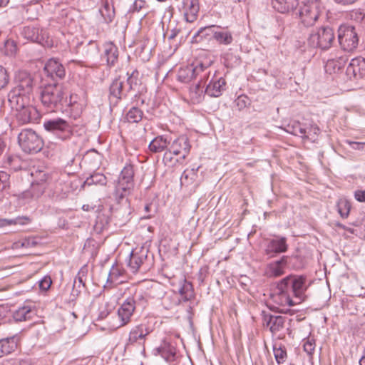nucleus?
<instances>
[{"instance_id": "nucleus-31", "label": "nucleus", "mask_w": 365, "mask_h": 365, "mask_svg": "<svg viewBox=\"0 0 365 365\" xmlns=\"http://www.w3.org/2000/svg\"><path fill=\"white\" fill-rule=\"evenodd\" d=\"M272 7L279 13H288L298 5L297 0H272Z\"/></svg>"}, {"instance_id": "nucleus-33", "label": "nucleus", "mask_w": 365, "mask_h": 365, "mask_svg": "<svg viewBox=\"0 0 365 365\" xmlns=\"http://www.w3.org/2000/svg\"><path fill=\"white\" fill-rule=\"evenodd\" d=\"M170 142L163 135L157 136L149 144L148 148L152 153H160L165 150Z\"/></svg>"}, {"instance_id": "nucleus-7", "label": "nucleus", "mask_w": 365, "mask_h": 365, "mask_svg": "<svg viewBox=\"0 0 365 365\" xmlns=\"http://www.w3.org/2000/svg\"><path fill=\"white\" fill-rule=\"evenodd\" d=\"M306 277L302 275L290 274L279 280V288L291 290L299 303L305 299V292L307 289Z\"/></svg>"}, {"instance_id": "nucleus-11", "label": "nucleus", "mask_w": 365, "mask_h": 365, "mask_svg": "<svg viewBox=\"0 0 365 365\" xmlns=\"http://www.w3.org/2000/svg\"><path fill=\"white\" fill-rule=\"evenodd\" d=\"M293 259H300L297 256H282L279 259L267 264L264 268V275L268 278H277L285 273V269L288 263H292Z\"/></svg>"}, {"instance_id": "nucleus-38", "label": "nucleus", "mask_w": 365, "mask_h": 365, "mask_svg": "<svg viewBox=\"0 0 365 365\" xmlns=\"http://www.w3.org/2000/svg\"><path fill=\"white\" fill-rule=\"evenodd\" d=\"M287 128V132L292 135L309 138V132H307V129L299 122H294L292 125H289Z\"/></svg>"}, {"instance_id": "nucleus-2", "label": "nucleus", "mask_w": 365, "mask_h": 365, "mask_svg": "<svg viewBox=\"0 0 365 365\" xmlns=\"http://www.w3.org/2000/svg\"><path fill=\"white\" fill-rule=\"evenodd\" d=\"M210 74L208 66L201 62H196L190 66L180 68L178 72L177 78L182 83H189L192 79L199 78L197 88H203Z\"/></svg>"}, {"instance_id": "nucleus-50", "label": "nucleus", "mask_w": 365, "mask_h": 365, "mask_svg": "<svg viewBox=\"0 0 365 365\" xmlns=\"http://www.w3.org/2000/svg\"><path fill=\"white\" fill-rule=\"evenodd\" d=\"M9 175L4 171H0V190H3L9 186Z\"/></svg>"}, {"instance_id": "nucleus-48", "label": "nucleus", "mask_w": 365, "mask_h": 365, "mask_svg": "<svg viewBox=\"0 0 365 365\" xmlns=\"http://www.w3.org/2000/svg\"><path fill=\"white\" fill-rule=\"evenodd\" d=\"M45 190V187L43 184L37 182L36 184L33 183L31 186V192L33 197L38 198L43 195Z\"/></svg>"}, {"instance_id": "nucleus-5", "label": "nucleus", "mask_w": 365, "mask_h": 365, "mask_svg": "<svg viewBox=\"0 0 365 365\" xmlns=\"http://www.w3.org/2000/svg\"><path fill=\"white\" fill-rule=\"evenodd\" d=\"M307 41L312 48L327 50L331 48L335 41V34L330 26H321L312 31Z\"/></svg>"}, {"instance_id": "nucleus-63", "label": "nucleus", "mask_w": 365, "mask_h": 365, "mask_svg": "<svg viewBox=\"0 0 365 365\" xmlns=\"http://www.w3.org/2000/svg\"><path fill=\"white\" fill-rule=\"evenodd\" d=\"M338 4L349 6L354 4L357 0H334Z\"/></svg>"}, {"instance_id": "nucleus-54", "label": "nucleus", "mask_w": 365, "mask_h": 365, "mask_svg": "<svg viewBox=\"0 0 365 365\" xmlns=\"http://www.w3.org/2000/svg\"><path fill=\"white\" fill-rule=\"evenodd\" d=\"M137 75L138 73L135 71H133L132 74L127 79V84L129 85V90L133 89V86L137 85Z\"/></svg>"}, {"instance_id": "nucleus-37", "label": "nucleus", "mask_w": 365, "mask_h": 365, "mask_svg": "<svg viewBox=\"0 0 365 365\" xmlns=\"http://www.w3.org/2000/svg\"><path fill=\"white\" fill-rule=\"evenodd\" d=\"M179 293L185 301L191 299L194 296L192 284L183 279L181 282Z\"/></svg>"}, {"instance_id": "nucleus-39", "label": "nucleus", "mask_w": 365, "mask_h": 365, "mask_svg": "<svg viewBox=\"0 0 365 365\" xmlns=\"http://www.w3.org/2000/svg\"><path fill=\"white\" fill-rule=\"evenodd\" d=\"M106 182V177L103 174L100 173H94L86 179L83 186H91L93 185H105Z\"/></svg>"}, {"instance_id": "nucleus-17", "label": "nucleus", "mask_w": 365, "mask_h": 365, "mask_svg": "<svg viewBox=\"0 0 365 365\" xmlns=\"http://www.w3.org/2000/svg\"><path fill=\"white\" fill-rule=\"evenodd\" d=\"M346 75L350 78L360 79L365 76V58H353L346 68Z\"/></svg>"}, {"instance_id": "nucleus-34", "label": "nucleus", "mask_w": 365, "mask_h": 365, "mask_svg": "<svg viewBox=\"0 0 365 365\" xmlns=\"http://www.w3.org/2000/svg\"><path fill=\"white\" fill-rule=\"evenodd\" d=\"M34 312L28 306H24L16 309L14 314L13 317L16 322H23L31 319Z\"/></svg>"}, {"instance_id": "nucleus-52", "label": "nucleus", "mask_w": 365, "mask_h": 365, "mask_svg": "<svg viewBox=\"0 0 365 365\" xmlns=\"http://www.w3.org/2000/svg\"><path fill=\"white\" fill-rule=\"evenodd\" d=\"M51 283H52V281H51V277L48 276H46L41 280H40L39 288L41 290L46 291L50 288Z\"/></svg>"}, {"instance_id": "nucleus-12", "label": "nucleus", "mask_w": 365, "mask_h": 365, "mask_svg": "<svg viewBox=\"0 0 365 365\" xmlns=\"http://www.w3.org/2000/svg\"><path fill=\"white\" fill-rule=\"evenodd\" d=\"M23 35L26 38L43 46L49 47L52 46V40L46 30L33 26H26L24 29Z\"/></svg>"}, {"instance_id": "nucleus-4", "label": "nucleus", "mask_w": 365, "mask_h": 365, "mask_svg": "<svg viewBox=\"0 0 365 365\" xmlns=\"http://www.w3.org/2000/svg\"><path fill=\"white\" fill-rule=\"evenodd\" d=\"M18 143L21 150L29 154L41 151L43 147L42 138L33 129L24 128L18 135Z\"/></svg>"}, {"instance_id": "nucleus-64", "label": "nucleus", "mask_w": 365, "mask_h": 365, "mask_svg": "<svg viewBox=\"0 0 365 365\" xmlns=\"http://www.w3.org/2000/svg\"><path fill=\"white\" fill-rule=\"evenodd\" d=\"M163 305L167 309H170V295H167L163 298Z\"/></svg>"}, {"instance_id": "nucleus-3", "label": "nucleus", "mask_w": 365, "mask_h": 365, "mask_svg": "<svg viewBox=\"0 0 365 365\" xmlns=\"http://www.w3.org/2000/svg\"><path fill=\"white\" fill-rule=\"evenodd\" d=\"M147 300L142 292H135L129 296L118 309V316L120 319L119 327H123L130 322L131 317L137 309H144Z\"/></svg>"}, {"instance_id": "nucleus-49", "label": "nucleus", "mask_w": 365, "mask_h": 365, "mask_svg": "<svg viewBox=\"0 0 365 365\" xmlns=\"http://www.w3.org/2000/svg\"><path fill=\"white\" fill-rule=\"evenodd\" d=\"M9 82V76L7 71L0 66V90L4 88Z\"/></svg>"}, {"instance_id": "nucleus-8", "label": "nucleus", "mask_w": 365, "mask_h": 365, "mask_svg": "<svg viewBox=\"0 0 365 365\" xmlns=\"http://www.w3.org/2000/svg\"><path fill=\"white\" fill-rule=\"evenodd\" d=\"M341 48L347 52L354 51L359 45V36L355 27L350 24L341 25L337 31Z\"/></svg>"}, {"instance_id": "nucleus-62", "label": "nucleus", "mask_w": 365, "mask_h": 365, "mask_svg": "<svg viewBox=\"0 0 365 365\" xmlns=\"http://www.w3.org/2000/svg\"><path fill=\"white\" fill-rule=\"evenodd\" d=\"M172 153L173 152H170V148H169L168 151L165 152L163 156V161L165 163H168L172 162Z\"/></svg>"}, {"instance_id": "nucleus-14", "label": "nucleus", "mask_w": 365, "mask_h": 365, "mask_svg": "<svg viewBox=\"0 0 365 365\" xmlns=\"http://www.w3.org/2000/svg\"><path fill=\"white\" fill-rule=\"evenodd\" d=\"M155 350L167 362L171 365H175L179 358V354L175 345L171 340L163 339L160 345Z\"/></svg>"}, {"instance_id": "nucleus-55", "label": "nucleus", "mask_w": 365, "mask_h": 365, "mask_svg": "<svg viewBox=\"0 0 365 365\" xmlns=\"http://www.w3.org/2000/svg\"><path fill=\"white\" fill-rule=\"evenodd\" d=\"M342 66V63L334 60H329L326 65V69L328 71L331 67L335 71L336 68L339 70Z\"/></svg>"}, {"instance_id": "nucleus-21", "label": "nucleus", "mask_w": 365, "mask_h": 365, "mask_svg": "<svg viewBox=\"0 0 365 365\" xmlns=\"http://www.w3.org/2000/svg\"><path fill=\"white\" fill-rule=\"evenodd\" d=\"M272 301L279 306H293L298 302H294L289 295V291L286 289L279 288V281L277 282L274 292L271 294Z\"/></svg>"}, {"instance_id": "nucleus-30", "label": "nucleus", "mask_w": 365, "mask_h": 365, "mask_svg": "<svg viewBox=\"0 0 365 365\" xmlns=\"http://www.w3.org/2000/svg\"><path fill=\"white\" fill-rule=\"evenodd\" d=\"M184 6L185 7V18L187 22H194L200 10L198 0H185Z\"/></svg>"}, {"instance_id": "nucleus-47", "label": "nucleus", "mask_w": 365, "mask_h": 365, "mask_svg": "<svg viewBox=\"0 0 365 365\" xmlns=\"http://www.w3.org/2000/svg\"><path fill=\"white\" fill-rule=\"evenodd\" d=\"M250 104V101L247 96L241 95L235 100V105L239 110H242Z\"/></svg>"}, {"instance_id": "nucleus-22", "label": "nucleus", "mask_w": 365, "mask_h": 365, "mask_svg": "<svg viewBox=\"0 0 365 365\" xmlns=\"http://www.w3.org/2000/svg\"><path fill=\"white\" fill-rule=\"evenodd\" d=\"M15 115L17 120L22 124L34 122L39 118L37 109L31 104L25 106L23 109L16 110Z\"/></svg>"}, {"instance_id": "nucleus-56", "label": "nucleus", "mask_w": 365, "mask_h": 365, "mask_svg": "<svg viewBox=\"0 0 365 365\" xmlns=\"http://www.w3.org/2000/svg\"><path fill=\"white\" fill-rule=\"evenodd\" d=\"M346 143L349 144L352 149L354 150H362L365 145V143L354 142L349 140H346Z\"/></svg>"}, {"instance_id": "nucleus-19", "label": "nucleus", "mask_w": 365, "mask_h": 365, "mask_svg": "<svg viewBox=\"0 0 365 365\" xmlns=\"http://www.w3.org/2000/svg\"><path fill=\"white\" fill-rule=\"evenodd\" d=\"M45 74L52 79H62L66 74L63 66L57 60L51 58L44 66Z\"/></svg>"}, {"instance_id": "nucleus-26", "label": "nucleus", "mask_w": 365, "mask_h": 365, "mask_svg": "<svg viewBox=\"0 0 365 365\" xmlns=\"http://www.w3.org/2000/svg\"><path fill=\"white\" fill-rule=\"evenodd\" d=\"M103 48L102 60H105L108 66H113L118 58V48L112 42H106L103 44Z\"/></svg>"}, {"instance_id": "nucleus-46", "label": "nucleus", "mask_w": 365, "mask_h": 365, "mask_svg": "<svg viewBox=\"0 0 365 365\" xmlns=\"http://www.w3.org/2000/svg\"><path fill=\"white\" fill-rule=\"evenodd\" d=\"M17 46L14 40H8L5 43V53L7 56H12L16 53Z\"/></svg>"}, {"instance_id": "nucleus-15", "label": "nucleus", "mask_w": 365, "mask_h": 365, "mask_svg": "<svg viewBox=\"0 0 365 365\" xmlns=\"http://www.w3.org/2000/svg\"><path fill=\"white\" fill-rule=\"evenodd\" d=\"M152 331V328L146 324L142 323L133 327L129 333L127 344L144 343L146 336Z\"/></svg>"}, {"instance_id": "nucleus-1", "label": "nucleus", "mask_w": 365, "mask_h": 365, "mask_svg": "<svg viewBox=\"0 0 365 365\" xmlns=\"http://www.w3.org/2000/svg\"><path fill=\"white\" fill-rule=\"evenodd\" d=\"M67 96L61 85L48 84L41 91V101L47 112H64L68 106H72V96L68 101Z\"/></svg>"}, {"instance_id": "nucleus-32", "label": "nucleus", "mask_w": 365, "mask_h": 365, "mask_svg": "<svg viewBox=\"0 0 365 365\" xmlns=\"http://www.w3.org/2000/svg\"><path fill=\"white\" fill-rule=\"evenodd\" d=\"M17 341L16 336L0 339V357L13 352L17 347Z\"/></svg>"}, {"instance_id": "nucleus-36", "label": "nucleus", "mask_w": 365, "mask_h": 365, "mask_svg": "<svg viewBox=\"0 0 365 365\" xmlns=\"http://www.w3.org/2000/svg\"><path fill=\"white\" fill-rule=\"evenodd\" d=\"M217 25H211L205 27L200 28L198 31L193 36V38L196 41L200 39H209L210 37L214 38V33L216 31Z\"/></svg>"}, {"instance_id": "nucleus-27", "label": "nucleus", "mask_w": 365, "mask_h": 365, "mask_svg": "<svg viewBox=\"0 0 365 365\" xmlns=\"http://www.w3.org/2000/svg\"><path fill=\"white\" fill-rule=\"evenodd\" d=\"M127 91L124 81L120 77L115 78L110 86V98H115V103H118L123 97L125 96Z\"/></svg>"}, {"instance_id": "nucleus-28", "label": "nucleus", "mask_w": 365, "mask_h": 365, "mask_svg": "<svg viewBox=\"0 0 365 365\" xmlns=\"http://www.w3.org/2000/svg\"><path fill=\"white\" fill-rule=\"evenodd\" d=\"M214 40L220 44L224 46L230 45L233 42L232 33L227 28L217 26L215 32L214 33Z\"/></svg>"}, {"instance_id": "nucleus-45", "label": "nucleus", "mask_w": 365, "mask_h": 365, "mask_svg": "<svg viewBox=\"0 0 365 365\" xmlns=\"http://www.w3.org/2000/svg\"><path fill=\"white\" fill-rule=\"evenodd\" d=\"M112 11H110V6L108 4H106L104 5L103 9L101 11L102 16L105 19V21L108 23H110L113 21L114 18V10L112 6Z\"/></svg>"}, {"instance_id": "nucleus-18", "label": "nucleus", "mask_w": 365, "mask_h": 365, "mask_svg": "<svg viewBox=\"0 0 365 365\" xmlns=\"http://www.w3.org/2000/svg\"><path fill=\"white\" fill-rule=\"evenodd\" d=\"M31 95L10 91L8 94V101L11 108L16 111L31 104Z\"/></svg>"}, {"instance_id": "nucleus-40", "label": "nucleus", "mask_w": 365, "mask_h": 365, "mask_svg": "<svg viewBox=\"0 0 365 365\" xmlns=\"http://www.w3.org/2000/svg\"><path fill=\"white\" fill-rule=\"evenodd\" d=\"M143 116V112L138 107H132L126 113L125 119L130 123H139Z\"/></svg>"}, {"instance_id": "nucleus-13", "label": "nucleus", "mask_w": 365, "mask_h": 365, "mask_svg": "<svg viewBox=\"0 0 365 365\" xmlns=\"http://www.w3.org/2000/svg\"><path fill=\"white\" fill-rule=\"evenodd\" d=\"M15 86L10 91L14 93L31 94L33 91V78L26 71H19L14 78Z\"/></svg>"}, {"instance_id": "nucleus-41", "label": "nucleus", "mask_w": 365, "mask_h": 365, "mask_svg": "<svg viewBox=\"0 0 365 365\" xmlns=\"http://www.w3.org/2000/svg\"><path fill=\"white\" fill-rule=\"evenodd\" d=\"M338 212L341 217L346 218L349 216L351 204L346 199H339L337 202Z\"/></svg>"}, {"instance_id": "nucleus-58", "label": "nucleus", "mask_w": 365, "mask_h": 365, "mask_svg": "<svg viewBox=\"0 0 365 365\" xmlns=\"http://www.w3.org/2000/svg\"><path fill=\"white\" fill-rule=\"evenodd\" d=\"M355 199L361 202H365V190H358L354 192Z\"/></svg>"}, {"instance_id": "nucleus-25", "label": "nucleus", "mask_w": 365, "mask_h": 365, "mask_svg": "<svg viewBox=\"0 0 365 365\" xmlns=\"http://www.w3.org/2000/svg\"><path fill=\"white\" fill-rule=\"evenodd\" d=\"M286 317L280 315H267L264 317V324L272 334L280 331L284 326Z\"/></svg>"}, {"instance_id": "nucleus-10", "label": "nucleus", "mask_w": 365, "mask_h": 365, "mask_svg": "<svg viewBox=\"0 0 365 365\" xmlns=\"http://www.w3.org/2000/svg\"><path fill=\"white\" fill-rule=\"evenodd\" d=\"M43 126L47 131L52 133L62 140L69 139L73 135L71 125L61 118L46 121Z\"/></svg>"}, {"instance_id": "nucleus-60", "label": "nucleus", "mask_w": 365, "mask_h": 365, "mask_svg": "<svg viewBox=\"0 0 365 365\" xmlns=\"http://www.w3.org/2000/svg\"><path fill=\"white\" fill-rule=\"evenodd\" d=\"M36 245V242L33 239H25L21 242V247H34Z\"/></svg>"}, {"instance_id": "nucleus-16", "label": "nucleus", "mask_w": 365, "mask_h": 365, "mask_svg": "<svg viewBox=\"0 0 365 365\" xmlns=\"http://www.w3.org/2000/svg\"><path fill=\"white\" fill-rule=\"evenodd\" d=\"M287 249L288 245L286 237H277L267 242L264 249V254L268 258H272L278 254L285 252Z\"/></svg>"}, {"instance_id": "nucleus-23", "label": "nucleus", "mask_w": 365, "mask_h": 365, "mask_svg": "<svg viewBox=\"0 0 365 365\" xmlns=\"http://www.w3.org/2000/svg\"><path fill=\"white\" fill-rule=\"evenodd\" d=\"M147 253L148 251L143 248L130 253L128 266L133 273H136L139 270L140 266L147 259Z\"/></svg>"}, {"instance_id": "nucleus-35", "label": "nucleus", "mask_w": 365, "mask_h": 365, "mask_svg": "<svg viewBox=\"0 0 365 365\" xmlns=\"http://www.w3.org/2000/svg\"><path fill=\"white\" fill-rule=\"evenodd\" d=\"M101 160V155L96 150L92 149L86 152L83 158V163L86 165H90L93 168L98 166Z\"/></svg>"}, {"instance_id": "nucleus-57", "label": "nucleus", "mask_w": 365, "mask_h": 365, "mask_svg": "<svg viewBox=\"0 0 365 365\" xmlns=\"http://www.w3.org/2000/svg\"><path fill=\"white\" fill-rule=\"evenodd\" d=\"M48 177L49 175L46 173L42 171H39L36 174V178L38 179V182L40 184L46 182Z\"/></svg>"}, {"instance_id": "nucleus-59", "label": "nucleus", "mask_w": 365, "mask_h": 365, "mask_svg": "<svg viewBox=\"0 0 365 365\" xmlns=\"http://www.w3.org/2000/svg\"><path fill=\"white\" fill-rule=\"evenodd\" d=\"M300 259H293L292 263H288V264L291 265L292 267L294 269H299L303 267L302 259L301 257L298 256Z\"/></svg>"}, {"instance_id": "nucleus-43", "label": "nucleus", "mask_w": 365, "mask_h": 365, "mask_svg": "<svg viewBox=\"0 0 365 365\" xmlns=\"http://www.w3.org/2000/svg\"><path fill=\"white\" fill-rule=\"evenodd\" d=\"M84 276V272L81 269L78 273L73 282V289L71 292V294L73 296H78V294L81 292V289H76L77 284H79V287H85V282L83 279Z\"/></svg>"}, {"instance_id": "nucleus-29", "label": "nucleus", "mask_w": 365, "mask_h": 365, "mask_svg": "<svg viewBox=\"0 0 365 365\" xmlns=\"http://www.w3.org/2000/svg\"><path fill=\"white\" fill-rule=\"evenodd\" d=\"M125 269L118 264L112 266L107 279L110 284L118 285L125 282Z\"/></svg>"}, {"instance_id": "nucleus-42", "label": "nucleus", "mask_w": 365, "mask_h": 365, "mask_svg": "<svg viewBox=\"0 0 365 365\" xmlns=\"http://www.w3.org/2000/svg\"><path fill=\"white\" fill-rule=\"evenodd\" d=\"M273 351L276 361L277 364H283L286 361L287 358V351L284 347L279 346V347L277 345L273 346Z\"/></svg>"}, {"instance_id": "nucleus-61", "label": "nucleus", "mask_w": 365, "mask_h": 365, "mask_svg": "<svg viewBox=\"0 0 365 365\" xmlns=\"http://www.w3.org/2000/svg\"><path fill=\"white\" fill-rule=\"evenodd\" d=\"M109 314V311L106 309V307H102V309L100 311L98 319L102 320L107 317V316Z\"/></svg>"}, {"instance_id": "nucleus-9", "label": "nucleus", "mask_w": 365, "mask_h": 365, "mask_svg": "<svg viewBox=\"0 0 365 365\" xmlns=\"http://www.w3.org/2000/svg\"><path fill=\"white\" fill-rule=\"evenodd\" d=\"M134 170L131 165H126L122 170L115 187V195L121 200L129 195L133 188Z\"/></svg>"}, {"instance_id": "nucleus-53", "label": "nucleus", "mask_w": 365, "mask_h": 365, "mask_svg": "<svg viewBox=\"0 0 365 365\" xmlns=\"http://www.w3.org/2000/svg\"><path fill=\"white\" fill-rule=\"evenodd\" d=\"M30 222V219L27 217H18L14 219H10V225H26Z\"/></svg>"}, {"instance_id": "nucleus-20", "label": "nucleus", "mask_w": 365, "mask_h": 365, "mask_svg": "<svg viewBox=\"0 0 365 365\" xmlns=\"http://www.w3.org/2000/svg\"><path fill=\"white\" fill-rule=\"evenodd\" d=\"M170 148L173 154L175 155H181L182 158L185 159L189 154L191 146L187 137L181 135L173 141Z\"/></svg>"}, {"instance_id": "nucleus-51", "label": "nucleus", "mask_w": 365, "mask_h": 365, "mask_svg": "<svg viewBox=\"0 0 365 365\" xmlns=\"http://www.w3.org/2000/svg\"><path fill=\"white\" fill-rule=\"evenodd\" d=\"M145 1L144 0H135L132 6L130 9V12H138L140 11L145 6Z\"/></svg>"}, {"instance_id": "nucleus-6", "label": "nucleus", "mask_w": 365, "mask_h": 365, "mask_svg": "<svg viewBox=\"0 0 365 365\" xmlns=\"http://www.w3.org/2000/svg\"><path fill=\"white\" fill-rule=\"evenodd\" d=\"M322 8L320 0H304L299 9L301 23L307 27L314 25L321 14Z\"/></svg>"}, {"instance_id": "nucleus-44", "label": "nucleus", "mask_w": 365, "mask_h": 365, "mask_svg": "<svg viewBox=\"0 0 365 365\" xmlns=\"http://www.w3.org/2000/svg\"><path fill=\"white\" fill-rule=\"evenodd\" d=\"M303 348L304 351L307 354V355L312 358L315 350V340L310 337L304 339Z\"/></svg>"}, {"instance_id": "nucleus-24", "label": "nucleus", "mask_w": 365, "mask_h": 365, "mask_svg": "<svg viewBox=\"0 0 365 365\" xmlns=\"http://www.w3.org/2000/svg\"><path fill=\"white\" fill-rule=\"evenodd\" d=\"M226 81L222 78H216L215 76L207 85L205 93L211 97H219L225 89Z\"/></svg>"}]
</instances>
